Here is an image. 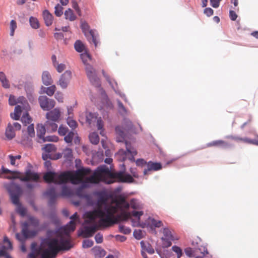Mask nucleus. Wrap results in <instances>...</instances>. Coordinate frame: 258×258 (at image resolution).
Returning <instances> with one entry per match:
<instances>
[{"instance_id":"1","label":"nucleus","mask_w":258,"mask_h":258,"mask_svg":"<svg viewBox=\"0 0 258 258\" xmlns=\"http://www.w3.org/2000/svg\"><path fill=\"white\" fill-rule=\"evenodd\" d=\"M91 172V169L88 168L79 169L75 173L71 171H64L60 173L49 171L44 174L43 179L48 183L62 184L70 181L73 184L82 183L84 185L88 183L96 184L100 181L107 184L115 181L132 183L134 180L129 174H126L123 171L111 172L108 168L103 167H98L91 176L86 178L84 180V177Z\"/></svg>"},{"instance_id":"2","label":"nucleus","mask_w":258,"mask_h":258,"mask_svg":"<svg viewBox=\"0 0 258 258\" xmlns=\"http://www.w3.org/2000/svg\"><path fill=\"white\" fill-rule=\"evenodd\" d=\"M106 195L101 194L97 202V208L85 214L86 224L94 223L96 218H100L99 225L109 227L115 224L117 219L115 217L116 208L111 203L108 204Z\"/></svg>"},{"instance_id":"3","label":"nucleus","mask_w":258,"mask_h":258,"mask_svg":"<svg viewBox=\"0 0 258 258\" xmlns=\"http://www.w3.org/2000/svg\"><path fill=\"white\" fill-rule=\"evenodd\" d=\"M72 247L69 235H67L66 238L61 237L59 240L55 238H45L42 241L38 253L41 254V258H55L60 251L68 250Z\"/></svg>"},{"instance_id":"4","label":"nucleus","mask_w":258,"mask_h":258,"mask_svg":"<svg viewBox=\"0 0 258 258\" xmlns=\"http://www.w3.org/2000/svg\"><path fill=\"white\" fill-rule=\"evenodd\" d=\"M9 102L11 106L17 105L14 112L10 114L11 118L16 120L20 119L22 110H27L29 107V104L26 99L23 96L16 99L14 95H11L9 97Z\"/></svg>"},{"instance_id":"5","label":"nucleus","mask_w":258,"mask_h":258,"mask_svg":"<svg viewBox=\"0 0 258 258\" xmlns=\"http://www.w3.org/2000/svg\"><path fill=\"white\" fill-rule=\"evenodd\" d=\"M39 225V220L36 217L32 216L28 217V220L22 224V233L25 238L33 237L36 235L38 231L36 229H30L32 226L37 228Z\"/></svg>"},{"instance_id":"6","label":"nucleus","mask_w":258,"mask_h":258,"mask_svg":"<svg viewBox=\"0 0 258 258\" xmlns=\"http://www.w3.org/2000/svg\"><path fill=\"white\" fill-rule=\"evenodd\" d=\"M50 218L51 221L43 223L40 229L45 230L48 228H51L47 230L46 238H52L51 237L58 234L60 223L59 219L55 215H51Z\"/></svg>"},{"instance_id":"7","label":"nucleus","mask_w":258,"mask_h":258,"mask_svg":"<svg viewBox=\"0 0 258 258\" xmlns=\"http://www.w3.org/2000/svg\"><path fill=\"white\" fill-rule=\"evenodd\" d=\"M125 145L126 151L123 149L119 150L116 154V157L120 161H124L126 159H128L132 162H134V156L137 154V151L127 142H125Z\"/></svg>"},{"instance_id":"8","label":"nucleus","mask_w":258,"mask_h":258,"mask_svg":"<svg viewBox=\"0 0 258 258\" xmlns=\"http://www.w3.org/2000/svg\"><path fill=\"white\" fill-rule=\"evenodd\" d=\"M81 28L87 40L96 47L99 43L98 35L95 30H90V26L86 22H82Z\"/></svg>"},{"instance_id":"9","label":"nucleus","mask_w":258,"mask_h":258,"mask_svg":"<svg viewBox=\"0 0 258 258\" xmlns=\"http://www.w3.org/2000/svg\"><path fill=\"white\" fill-rule=\"evenodd\" d=\"M86 121L91 127L96 125L98 130L100 131V135L103 136V122L101 117L98 118L96 113L90 112L86 115Z\"/></svg>"},{"instance_id":"10","label":"nucleus","mask_w":258,"mask_h":258,"mask_svg":"<svg viewBox=\"0 0 258 258\" xmlns=\"http://www.w3.org/2000/svg\"><path fill=\"white\" fill-rule=\"evenodd\" d=\"M8 190L12 203L17 206L20 205L19 198L22 193L21 187L19 185L12 184L10 185Z\"/></svg>"},{"instance_id":"11","label":"nucleus","mask_w":258,"mask_h":258,"mask_svg":"<svg viewBox=\"0 0 258 258\" xmlns=\"http://www.w3.org/2000/svg\"><path fill=\"white\" fill-rule=\"evenodd\" d=\"M8 178V179L19 178L22 181H32L35 182H39L40 179L39 174L30 170H27L23 176H9Z\"/></svg>"},{"instance_id":"12","label":"nucleus","mask_w":258,"mask_h":258,"mask_svg":"<svg viewBox=\"0 0 258 258\" xmlns=\"http://www.w3.org/2000/svg\"><path fill=\"white\" fill-rule=\"evenodd\" d=\"M162 233L163 237L161 238V240L166 247H168L171 245L172 241L178 239L177 237L174 236L172 231L168 227L163 228Z\"/></svg>"},{"instance_id":"13","label":"nucleus","mask_w":258,"mask_h":258,"mask_svg":"<svg viewBox=\"0 0 258 258\" xmlns=\"http://www.w3.org/2000/svg\"><path fill=\"white\" fill-rule=\"evenodd\" d=\"M86 71L88 78L94 86L99 87L100 86V81L97 77L96 70L90 65L87 64Z\"/></svg>"},{"instance_id":"14","label":"nucleus","mask_w":258,"mask_h":258,"mask_svg":"<svg viewBox=\"0 0 258 258\" xmlns=\"http://www.w3.org/2000/svg\"><path fill=\"white\" fill-rule=\"evenodd\" d=\"M21 128V125L17 122L9 123L5 132V135L9 140L13 139L16 136V132L20 131Z\"/></svg>"},{"instance_id":"15","label":"nucleus","mask_w":258,"mask_h":258,"mask_svg":"<svg viewBox=\"0 0 258 258\" xmlns=\"http://www.w3.org/2000/svg\"><path fill=\"white\" fill-rule=\"evenodd\" d=\"M38 102L41 108L43 110L48 111L53 108L55 102L54 100L49 99L46 96H40L38 98Z\"/></svg>"},{"instance_id":"16","label":"nucleus","mask_w":258,"mask_h":258,"mask_svg":"<svg viewBox=\"0 0 258 258\" xmlns=\"http://www.w3.org/2000/svg\"><path fill=\"white\" fill-rule=\"evenodd\" d=\"M44 152L42 154V159L47 160L48 159H54L52 157L53 153L56 152V148L53 144H48L42 148Z\"/></svg>"},{"instance_id":"17","label":"nucleus","mask_w":258,"mask_h":258,"mask_svg":"<svg viewBox=\"0 0 258 258\" xmlns=\"http://www.w3.org/2000/svg\"><path fill=\"white\" fill-rule=\"evenodd\" d=\"M78 218L77 213L76 212L70 217L72 220L63 228L64 233L66 235H69L70 232H73L75 230L76 223L74 220H76Z\"/></svg>"},{"instance_id":"18","label":"nucleus","mask_w":258,"mask_h":258,"mask_svg":"<svg viewBox=\"0 0 258 258\" xmlns=\"http://www.w3.org/2000/svg\"><path fill=\"white\" fill-rule=\"evenodd\" d=\"M100 227H105V226L99 225V221H98V225L94 224L91 226H85L84 230L82 231L83 237H92L95 232Z\"/></svg>"},{"instance_id":"19","label":"nucleus","mask_w":258,"mask_h":258,"mask_svg":"<svg viewBox=\"0 0 258 258\" xmlns=\"http://www.w3.org/2000/svg\"><path fill=\"white\" fill-rule=\"evenodd\" d=\"M72 78V73L70 71H66L61 75L57 84L62 88H66Z\"/></svg>"},{"instance_id":"20","label":"nucleus","mask_w":258,"mask_h":258,"mask_svg":"<svg viewBox=\"0 0 258 258\" xmlns=\"http://www.w3.org/2000/svg\"><path fill=\"white\" fill-rule=\"evenodd\" d=\"M61 116V112L59 108H55L48 112L46 114L47 119L51 120L53 121L58 122Z\"/></svg>"},{"instance_id":"21","label":"nucleus","mask_w":258,"mask_h":258,"mask_svg":"<svg viewBox=\"0 0 258 258\" xmlns=\"http://www.w3.org/2000/svg\"><path fill=\"white\" fill-rule=\"evenodd\" d=\"M162 169V165L160 163L150 161L147 163V168L144 169V174H147L150 171H157Z\"/></svg>"},{"instance_id":"22","label":"nucleus","mask_w":258,"mask_h":258,"mask_svg":"<svg viewBox=\"0 0 258 258\" xmlns=\"http://www.w3.org/2000/svg\"><path fill=\"white\" fill-rule=\"evenodd\" d=\"M47 130L45 124L44 125L42 124H39L37 127V135L40 140H41L42 142H45L46 140L44 139V135L45 134L46 131Z\"/></svg>"},{"instance_id":"23","label":"nucleus","mask_w":258,"mask_h":258,"mask_svg":"<svg viewBox=\"0 0 258 258\" xmlns=\"http://www.w3.org/2000/svg\"><path fill=\"white\" fill-rule=\"evenodd\" d=\"M46 195L49 198V203L50 205L53 204L58 197L54 187H51L46 191Z\"/></svg>"},{"instance_id":"24","label":"nucleus","mask_w":258,"mask_h":258,"mask_svg":"<svg viewBox=\"0 0 258 258\" xmlns=\"http://www.w3.org/2000/svg\"><path fill=\"white\" fill-rule=\"evenodd\" d=\"M56 122L51 120L47 119L45 124L48 132L52 133L57 131L58 126Z\"/></svg>"},{"instance_id":"25","label":"nucleus","mask_w":258,"mask_h":258,"mask_svg":"<svg viewBox=\"0 0 258 258\" xmlns=\"http://www.w3.org/2000/svg\"><path fill=\"white\" fill-rule=\"evenodd\" d=\"M43 17L47 26H49L52 25L53 20V17L51 14L49 13L48 10H44L43 12Z\"/></svg>"},{"instance_id":"26","label":"nucleus","mask_w":258,"mask_h":258,"mask_svg":"<svg viewBox=\"0 0 258 258\" xmlns=\"http://www.w3.org/2000/svg\"><path fill=\"white\" fill-rule=\"evenodd\" d=\"M42 80L43 83L46 86L50 85L53 82L51 77L47 71H45L42 73Z\"/></svg>"},{"instance_id":"27","label":"nucleus","mask_w":258,"mask_h":258,"mask_svg":"<svg viewBox=\"0 0 258 258\" xmlns=\"http://www.w3.org/2000/svg\"><path fill=\"white\" fill-rule=\"evenodd\" d=\"M140 244L143 250L147 251L151 254L154 253V249L149 243L142 241H141Z\"/></svg>"},{"instance_id":"28","label":"nucleus","mask_w":258,"mask_h":258,"mask_svg":"<svg viewBox=\"0 0 258 258\" xmlns=\"http://www.w3.org/2000/svg\"><path fill=\"white\" fill-rule=\"evenodd\" d=\"M208 147L212 146H217V147H227L229 146L228 144L224 141L223 140H216L212 142L208 143Z\"/></svg>"},{"instance_id":"29","label":"nucleus","mask_w":258,"mask_h":258,"mask_svg":"<svg viewBox=\"0 0 258 258\" xmlns=\"http://www.w3.org/2000/svg\"><path fill=\"white\" fill-rule=\"evenodd\" d=\"M125 201V199L122 197H119L118 199L112 200L111 204H115V206L113 205V207L116 208L115 214L117 212L118 207H120V206H121V205H122Z\"/></svg>"},{"instance_id":"30","label":"nucleus","mask_w":258,"mask_h":258,"mask_svg":"<svg viewBox=\"0 0 258 258\" xmlns=\"http://www.w3.org/2000/svg\"><path fill=\"white\" fill-rule=\"evenodd\" d=\"M117 219V221L115 223H116L118 221V219H120L122 221H126L128 219L131 217V213L129 212L126 211H122L117 216V217H115Z\"/></svg>"},{"instance_id":"31","label":"nucleus","mask_w":258,"mask_h":258,"mask_svg":"<svg viewBox=\"0 0 258 258\" xmlns=\"http://www.w3.org/2000/svg\"><path fill=\"white\" fill-rule=\"evenodd\" d=\"M103 76L105 78L107 81L109 83V84L111 86L112 89L116 92V89H117V84L114 80L111 81L110 77L108 75L105 73L104 70L102 71Z\"/></svg>"},{"instance_id":"32","label":"nucleus","mask_w":258,"mask_h":258,"mask_svg":"<svg viewBox=\"0 0 258 258\" xmlns=\"http://www.w3.org/2000/svg\"><path fill=\"white\" fill-rule=\"evenodd\" d=\"M225 138L230 139L237 142H242L246 144H248V138H241L236 136L229 135L226 136Z\"/></svg>"},{"instance_id":"33","label":"nucleus","mask_w":258,"mask_h":258,"mask_svg":"<svg viewBox=\"0 0 258 258\" xmlns=\"http://www.w3.org/2000/svg\"><path fill=\"white\" fill-rule=\"evenodd\" d=\"M56 91V87L55 85H51L48 87H42L41 89V91L43 93H45L49 96H52L55 91Z\"/></svg>"},{"instance_id":"34","label":"nucleus","mask_w":258,"mask_h":258,"mask_svg":"<svg viewBox=\"0 0 258 258\" xmlns=\"http://www.w3.org/2000/svg\"><path fill=\"white\" fill-rule=\"evenodd\" d=\"M0 81L5 88H10V84L4 73L0 72Z\"/></svg>"},{"instance_id":"35","label":"nucleus","mask_w":258,"mask_h":258,"mask_svg":"<svg viewBox=\"0 0 258 258\" xmlns=\"http://www.w3.org/2000/svg\"><path fill=\"white\" fill-rule=\"evenodd\" d=\"M64 16L66 19H68L71 21L76 20V16L75 15L73 11L71 9H68L64 12Z\"/></svg>"},{"instance_id":"36","label":"nucleus","mask_w":258,"mask_h":258,"mask_svg":"<svg viewBox=\"0 0 258 258\" xmlns=\"http://www.w3.org/2000/svg\"><path fill=\"white\" fill-rule=\"evenodd\" d=\"M150 225L151 228H159L163 226V223L161 221L156 220L154 218H150Z\"/></svg>"},{"instance_id":"37","label":"nucleus","mask_w":258,"mask_h":258,"mask_svg":"<svg viewBox=\"0 0 258 258\" xmlns=\"http://www.w3.org/2000/svg\"><path fill=\"white\" fill-rule=\"evenodd\" d=\"M85 186H86V184L84 185L83 183V187H81L77 189L76 194L77 196L83 198H86L87 197V195L84 190V187Z\"/></svg>"},{"instance_id":"38","label":"nucleus","mask_w":258,"mask_h":258,"mask_svg":"<svg viewBox=\"0 0 258 258\" xmlns=\"http://www.w3.org/2000/svg\"><path fill=\"white\" fill-rule=\"evenodd\" d=\"M92 250L95 253L96 255L99 257H103L106 254L105 251L100 247H94L92 249Z\"/></svg>"},{"instance_id":"39","label":"nucleus","mask_w":258,"mask_h":258,"mask_svg":"<svg viewBox=\"0 0 258 258\" xmlns=\"http://www.w3.org/2000/svg\"><path fill=\"white\" fill-rule=\"evenodd\" d=\"M89 139L91 143L97 145L99 142V137L98 134L96 133H92L90 134Z\"/></svg>"},{"instance_id":"40","label":"nucleus","mask_w":258,"mask_h":258,"mask_svg":"<svg viewBox=\"0 0 258 258\" xmlns=\"http://www.w3.org/2000/svg\"><path fill=\"white\" fill-rule=\"evenodd\" d=\"M29 23L32 28L33 29H38L39 28V23L36 18L30 17L29 18Z\"/></svg>"},{"instance_id":"41","label":"nucleus","mask_w":258,"mask_h":258,"mask_svg":"<svg viewBox=\"0 0 258 258\" xmlns=\"http://www.w3.org/2000/svg\"><path fill=\"white\" fill-rule=\"evenodd\" d=\"M76 50L79 52H82L85 49V46L80 40H77L74 44Z\"/></svg>"},{"instance_id":"42","label":"nucleus","mask_w":258,"mask_h":258,"mask_svg":"<svg viewBox=\"0 0 258 258\" xmlns=\"http://www.w3.org/2000/svg\"><path fill=\"white\" fill-rule=\"evenodd\" d=\"M64 158L67 159L71 160L73 158L72 150L70 148L65 149L62 153Z\"/></svg>"},{"instance_id":"43","label":"nucleus","mask_w":258,"mask_h":258,"mask_svg":"<svg viewBox=\"0 0 258 258\" xmlns=\"http://www.w3.org/2000/svg\"><path fill=\"white\" fill-rule=\"evenodd\" d=\"M72 195L71 189L67 186H63L62 187L61 196L70 197Z\"/></svg>"},{"instance_id":"44","label":"nucleus","mask_w":258,"mask_h":258,"mask_svg":"<svg viewBox=\"0 0 258 258\" xmlns=\"http://www.w3.org/2000/svg\"><path fill=\"white\" fill-rule=\"evenodd\" d=\"M172 250L176 254L177 258H180L182 256L183 252L180 247L176 245H173L172 247Z\"/></svg>"},{"instance_id":"45","label":"nucleus","mask_w":258,"mask_h":258,"mask_svg":"<svg viewBox=\"0 0 258 258\" xmlns=\"http://www.w3.org/2000/svg\"><path fill=\"white\" fill-rule=\"evenodd\" d=\"M21 120L25 125L30 124L32 122V118L27 112L24 113L21 118Z\"/></svg>"},{"instance_id":"46","label":"nucleus","mask_w":258,"mask_h":258,"mask_svg":"<svg viewBox=\"0 0 258 258\" xmlns=\"http://www.w3.org/2000/svg\"><path fill=\"white\" fill-rule=\"evenodd\" d=\"M185 254L189 257H194L195 255V250L189 247H186L184 250Z\"/></svg>"},{"instance_id":"47","label":"nucleus","mask_w":258,"mask_h":258,"mask_svg":"<svg viewBox=\"0 0 258 258\" xmlns=\"http://www.w3.org/2000/svg\"><path fill=\"white\" fill-rule=\"evenodd\" d=\"M4 243L5 245L3 246L4 249H12V244L8 237L5 236L4 238Z\"/></svg>"},{"instance_id":"48","label":"nucleus","mask_w":258,"mask_h":258,"mask_svg":"<svg viewBox=\"0 0 258 258\" xmlns=\"http://www.w3.org/2000/svg\"><path fill=\"white\" fill-rule=\"evenodd\" d=\"M17 211L22 217H24L27 213L26 209L22 207L21 204L17 206Z\"/></svg>"},{"instance_id":"49","label":"nucleus","mask_w":258,"mask_h":258,"mask_svg":"<svg viewBox=\"0 0 258 258\" xmlns=\"http://www.w3.org/2000/svg\"><path fill=\"white\" fill-rule=\"evenodd\" d=\"M17 26L16 22L14 20H11V21L10 22V30H11L10 35L11 36H14V32H15V30L17 28Z\"/></svg>"},{"instance_id":"50","label":"nucleus","mask_w":258,"mask_h":258,"mask_svg":"<svg viewBox=\"0 0 258 258\" xmlns=\"http://www.w3.org/2000/svg\"><path fill=\"white\" fill-rule=\"evenodd\" d=\"M67 123L72 128H75L77 126V122L72 119V116H69L67 118Z\"/></svg>"},{"instance_id":"51","label":"nucleus","mask_w":258,"mask_h":258,"mask_svg":"<svg viewBox=\"0 0 258 258\" xmlns=\"http://www.w3.org/2000/svg\"><path fill=\"white\" fill-rule=\"evenodd\" d=\"M62 10H63V8L61 6H60L59 4H57L55 7V11H54L55 15L57 17L61 16L63 14Z\"/></svg>"},{"instance_id":"52","label":"nucleus","mask_w":258,"mask_h":258,"mask_svg":"<svg viewBox=\"0 0 258 258\" xmlns=\"http://www.w3.org/2000/svg\"><path fill=\"white\" fill-rule=\"evenodd\" d=\"M81 58L84 64L87 65V62L89 60L91 59V56L90 54L87 52L82 53L81 54Z\"/></svg>"},{"instance_id":"53","label":"nucleus","mask_w":258,"mask_h":258,"mask_svg":"<svg viewBox=\"0 0 258 258\" xmlns=\"http://www.w3.org/2000/svg\"><path fill=\"white\" fill-rule=\"evenodd\" d=\"M74 137V133L73 132H69L64 137V140L68 143H71Z\"/></svg>"},{"instance_id":"54","label":"nucleus","mask_w":258,"mask_h":258,"mask_svg":"<svg viewBox=\"0 0 258 258\" xmlns=\"http://www.w3.org/2000/svg\"><path fill=\"white\" fill-rule=\"evenodd\" d=\"M119 230L120 232L125 234H128L131 233V229L124 225H119Z\"/></svg>"},{"instance_id":"55","label":"nucleus","mask_w":258,"mask_h":258,"mask_svg":"<svg viewBox=\"0 0 258 258\" xmlns=\"http://www.w3.org/2000/svg\"><path fill=\"white\" fill-rule=\"evenodd\" d=\"M68 132V128L62 125H60L58 130V133L60 136H64Z\"/></svg>"},{"instance_id":"56","label":"nucleus","mask_w":258,"mask_h":258,"mask_svg":"<svg viewBox=\"0 0 258 258\" xmlns=\"http://www.w3.org/2000/svg\"><path fill=\"white\" fill-rule=\"evenodd\" d=\"M27 133L30 137L32 138V137H34L35 131H34V125L33 124H31L28 126Z\"/></svg>"},{"instance_id":"57","label":"nucleus","mask_w":258,"mask_h":258,"mask_svg":"<svg viewBox=\"0 0 258 258\" xmlns=\"http://www.w3.org/2000/svg\"><path fill=\"white\" fill-rule=\"evenodd\" d=\"M93 243L92 240L86 239L83 241L82 246L84 248H89L93 246Z\"/></svg>"},{"instance_id":"58","label":"nucleus","mask_w":258,"mask_h":258,"mask_svg":"<svg viewBox=\"0 0 258 258\" xmlns=\"http://www.w3.org/2000/svg\"><path fill=\"white\" fill-rule=\"evenodd\" d=\"M130 207V203L125 201L120 207H118V209L122 211H126Z\"/></svg>"},{"instance_id":"59","label":"nucleus","mask_w":258,"mask_h":258,"mask_svg":"<svg viewBox=\"0 0 258 258\" xmlns=\"http://www.w3.org/2000/svg\"><path fill=\"white\" fill-rule=\"evenodd\" d=\"M130 205L131 207L133 209L137 210L140 209V205L136 202V200L135 199L131 200Z\"/></svg>"},{"instance_id":"60","label":"nucleus","mask_w":258,"mask_h":258,"mask_svg":"<svg viewBox=\"0 0 258 258\" xmlns=\"http://www.w3.org/2000/svg\"><path fill=\"white\" fill-rule=\"evenodd\" d=\"M133 125L132 122L130 120H126L125 121V125L123 129L126 131L131 130L133 128Z\"/></svg>"},{"instance_id":"61","label":"nucleus","mask_w":258,"mask_h":258,"mask_svg":"<svg viewBox=\"0 0 258 258\" xmlns=\"http://www.w3.org/2000/svg\"><path fill=\"white\" fill-rule=\"evenodd\" d=\"M134 235L136 239H140L142 238V232L141 230H135Z\"/></svg>"},{"instance_id":"62","label":"nucleus","mask_w":258,"mask_h":258,"mask_svg":"<svg viewBox=\"0 0 258 258\" xmlns=\"http://www.w3.org/2000/svg\"><path fill=\"white\" fill-rule=\"evenodd\" d=\"M95 239L96 243H102L103 241V235L100 233H98L95 236Z\"/></svg>"},{"instance_id":"63","label":"nucleus","mask_w":258,"mask_h":258,"mask_svg":"<svg viewBox=\"0 0 258 258\" xmlns=\"http://www.w3.org/2000/svg\"><path fill=\"white\" fill-rule=\"evenodd\" d=\"M57 71L59 73L62 72L66 69L65 64L63 63L58 64L57 63L55 67Z\"/></svg>"},{"instance_id":"64","label":"nucleus","mask_w":258,"mask_h":258,"mask_svg":"<svg viewBox=\"0 0 258 258\" xmlns=\"http://www.w3.org/2000/svg\"><path fill=\"white\" fill-rule=\"evenodd\" d=\"M131 213V216H133L135 217H138L140 219V217L144 214L143 211H133Z\"/></svg>"}]
</instances>
